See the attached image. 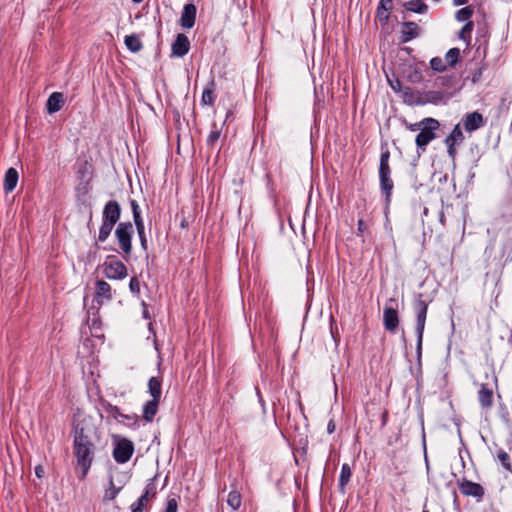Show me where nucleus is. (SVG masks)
<instances>
[{
  "label": "nucleus",
  "instance_id": "1",
  "mask_svg": "<svg viewBox=\"0 0 512 512\" xmlns=\"http://www.w3.org/2000/svg\"><path fill=\"white\" fill-rule=\"evenodd\" d=\"M74 453L77 457L78 464L82 467L81 478H84L93 460V445L88 436L84 435L83 429L76 430Z\"/></svg>",
  "mask_w": 512,
  "mask_h": 512
},
{
  "label": "nucleus",
  "instance_id": "2",
  "mask_svg": "<svg viewBox=\"0 0 512 512\" xmlns=\"http://www.w3.org/2000/svg\"><path fill=\"white\" fill-rule=\"evenodd\" d=\"M425 125L416 136L415 142L422 151L436 137L435 131L439 128V122L433 118H425Z\"/></svg>",
  "mask_w": 512,
  "mask_h": 512
},
{
  "label": "nucleus",
  "instance_id": "3",
  "mask_svg": "<svg viewBox=\"0 0 512 512\" xmlns=\"http://www.w3.org/2000/svg\"><path fill=\"white\" fill-rule=\"evenodd\" d=\"M134 234V227L131 222L120 223L116 230L115 236L119 246L125 255H129L132 250L131 239Z\"/></svg>",
  "mask_w": 512,
  "mask_h": 512
},
{
  "label": "nucleus",
  "instance_id": "4",
  "mask_svg": "<svg viewBox=\"0 0 512 512\" xmlns=\"http://www.w3.org/2000/svg\"><path fill=\"white\" fill-rule=\"evenodd\" d=\"M103 272L107 278L112 280H121L127 276L125 265L115 257H108L103 264Z\"/></svg>",
  "mask_w": 512,
  "mask_h": 512
},
{
  "label": "nucleus",
  "instance_id": "5",
  "mask_svg": "<svg viewBox=\"0 0 512 512\" xmlns=\"http://www.w3.org/2000/svg\"><path fill=\"white\" fill-rule=\"evenodd\" d=\"M427 304L424 300L419 299L414 305V310L416 312V333H417V348L418 350L421 349L422 346V339H423V333L425 328V322H426V315H427Z\"/></svg>",
  "mask_w": 512,
  "mask_h": 512
},
{
  "label": "nucleus",
  "instance_id": "6",
  "mask_svg": "<svg viewBox=\"0 0 512 512\" xmlns=\"http://www.w3.org/2000/svg\"><path fill=\"white\" fill-rule=\"evenodd\" d=\"M133 444L127 439H120L117 441L113 455L118 463L127 462L133 453Z\"/></svg>",
  "mask_w": 512,
  "mask_h": 512
},
{
  "label": "nucleus",
  "instance_id": "7",
  "mask_svg": "<svg viewBox=\"0 0 512 512\" xmlns=\"http://www.w3.org/2000/svg\"><path fill=\"white\" fill-rule=\"evenodd\" d=\"M121 216V207L118 202L111 200L106 203L103 209V220L116 224Z\"/></svg>",
  "mask_w": 512,
  "mask_h": 512
},
{
  "label": "nucleus",
  "instance_id": "8",
  "mask_svg": "<svg viewBox=\"0 0 512 512\" xmlns=\"http://www.w3.org/2000/svg\"><path fill=\"white\" fill-rule=\"evenodd\" d=\"M190 49V42L186 35L178 34L172 44V55L175 57H183Z\"/></svg>",
  "mask_w": 512,
  "mask_h": 512
},
{
  "label": "nucleus",
  "instance_id": "9",
  "mask_svg": "<svg viewBox=\"0 0 512 512\" xmlns=\"http://www.w3.org/2000/svg\"><path fill=\"white\" fill-rule=\"evenodd\" d=\"M196 18V7L194 4L188 3L185 4L183 8V12L181 14L180 23L181 26L185 29H190L195 24Z\"/></svg>",
  "mask_w": 512,
  "mask_h": 512
},
{
  "label": "nucleus",
  "instance_id": "10",
  "mask_svg": "<svg viewBox=\"0 0 512 512\" xmlns=\"http://www.w3.org/2000/svg\"><path fill=\"white\" fill-rule=\"evenodd\" d=\"M463 125L466 131H475L484 125L483 116L478 112L469 113L464 117Z\"/></svg>",
  "mask_w": 512,
  "mask_h": 512
},
{
  "label": "nucleus",
  "instance_id": "11",
  "mask_svg": "<svg viewBox=\"0 0 512 512\" xmlns=\"http://www.w3.org/2000/svg\"><path fill=\"white\" fill-rule=\"evenodd\" d=\"M464 140L463 132L460 128V125L457 124L452 130L451 134L446 138L445 142L448 146V153L451 157L455 155L454 145L457 143H461Z\"/></svg>",
  "mask_w": 512,
  "mask_h": 512
},
{
  "label": "nucleus",
  "instance_id": "12",
  "mask_svg": "<svg viewBox=\"0 0 512 512\" xmlns=\"http://www.w3.org/2000/svg\"><path fill=\"white\" fill-rule=\"evenodd\" d=\"M383 322L387 330L394 332L399 324L397 311L391 307H385L383 314Z\"/></svg>",
  "mask_w": 512,
  "mask_h": 512
},
{
  "label": "nucleus",
  "instance_id": "13",
  "mask_svg": "<svg viewBox=\"0 0 512 512\" xmlns=\"http://www.w3.org/2000/svg\"><path fill=\"white\" fill-rule=\"evenodd\" d=\"M459 489L466 496L482 497L484 494L482 486L471 481H463Z\"/></svg>",
  "mask_w": 512,
  "mask_h": 512
},
{
  "label": "nucleus",
  "instance_id": "14",
  "mask_svg": "<svg viewBox=\"0 0 512 512\" xmlns=\"http://www.w3.org/2000/svg\"><path fill=\"white\" fill-rule=\"evenodd\" d=\"M156 494L153 484L147 485L144 494L138 499L136 503L131 506L132 512H143L145 504L148 502L149 497H154Z\"/></svg>",
  "mask_w": 512,
  "mask_h": 512
},
{
  "label": "nucleus",
  "instance_id": "15",
  "mask_svg": "<svg viewBox=\"0 0 512 512\" xmlns=\"http://www.w3.org/2000/svg\"><path fill=\"white\" fill-rule=\"evenodd\" d=\"M420 27L414 22H405L402 25L403 42H408L420 35Z\"/></svg>",
  "mask_w": 512,
  "mask_h": 512
},
{
  "label": "nucleus",
  "instance_id": "16",
  "mask_svg": "<svg viewBox=\"0 0 512 512\" xmlns=\"http://www.w3.org/2000/svg\"><path fill=\"white\" fill-rule=\"evenodd\" d=\"M64 104V97L62 93L54 92L47 100V111L52 114L59 111Z\"/></svg>",
  "mask_w": 512,
  "mask_h": 512
},
{
  "label": "nucleus",
  "instance_id": "17",
  "mask_svg": "<svg viewBox=\"0 0 512 512\" xmlns=\"http://www.w3.org/2000/svg\"><path fill=\"white\" fill-rule=\"evenodd\" d=\"M18 172L15 168H9L5 174L4 178V190L7 193L12 192L18 182Z\"/></svg>",
  "mask_w": 512,
  "mask_h": 512
},
{
  "label": "nucleus",
  "instance_id": "18",
  "mask_svg": "<svg viewBox=\"0 0 512 512\" xmlns=\"http://www.w3.org/2000/svg\"><path fill=\"white\" fill-rule=\"evenodd\" d=\"M159 401L158 399H151L149 401H147L143 407V419L150 422L153 420L154 416L156 415L157 413V410H158V404H159Z\"/></svg>",
  "mask_w": 512,
  "mask_h": 512
},
{
  "label": "nucleus",
  "instance_id": "19",
  "mask_svg": "<svg viewBox=\"0 0 512 512\" xmlns=\"http://www.w3.org/2000/svg\"><path fill=\"white\" fill-rule=\"evenodd\" d=\"M148 390L152 397V399H158L161 398V380L157 377H151L148 382Z\"/></svg>",
  "mask_w": 512,
  "mask_h": 512
},
{
  "label": "nucleus",
  "instance_id": "20",
  "mask_svg": "<svg viewBox=\"0 0 512 512\" xmlns=\"http://www.w3.org/2000/svg\"><path fill=\"white\" fill-rule=\"evenodd\" d=\"M122 488H123V485L116 486L113 479L110 478L109 487L105 490V493L103 496V501L109 502V501L114 500L117 497V495L119 494V492L122 490Z\"/></svg>",
  "mask_w": 512,
  "mask_h": 512
},
{
  "label": "nucleus",
  "instance_id": "21",
  "mask_svg": "<svg viewBox=\"0 0 512 512\" xmlns=\"http://www.w3.org/2000/svg\"><path fill=\"white\" fill-rule=\"evenodd\" d=\"M96 296L104 299L111 298V287L106 281L99 280L96 283Z\"/></svg>",
  "mask_w": 512,
  "mask_h": 512
},
{
  "label": "nucleus",
  "instance_id": "22",
  "mask_svg": "<svg viewBox=\"0 0 512 512\" xmlns=\"http://www.w3.org/2000/svg\"><path fill=\"white\" fill-rule=\"evenodd\" d=\"M479 401L482 407L488 408L492 405V391L485 386L479 390Z\"/></svg>",
  "mask_w": 512,
  "mask_h": 512
},
{
  "label": "nucleus",
  "instance_id": "23",
  "mask_svg": "<svg viewBox=\"0 0 512 512\" xmlns=\"http://www.w3.org/2000/svg\"><path fill=\"white\" fill-rule=\"evenodd\" d=\"M125 45L132 52H138L142 49V43L136 35H127Z\"/></svg>",
  "mask_w": 512,
  "mask_h": 512
},
{
  "label": "nucleus",
  "instance_id": "24",
  "mask_svg": "<svg viewBox=\"0 0 512 512\" xmlns=\"http://www.w3.org/2000/svg\"><path fill=\"white\" fill-rule=\"evenodd\" d=\"M351 475L352 472L350 466L348 464H343L341 467V473L339 477V486L342 490H344V487L350 481Z\"/></svg>",
  "mask_w": 512,
  "mask_h": 512
},
{
  "label": "nucleus",
  "instance_id": "25",
  "mask_svg": "<svg viewBox=\"0 0 512 512\" xmlns=\"http://www.w3.org/2000/svg\"><path fill=\"white\" fill-rule=\"evenodd\" d=\"M389 157H390L389 151H385L381 154L380 169H379L380 175H385V174L390 175Z\"/></svg>",
  "mask_w": 512,
  "mask_h": 512
},
{
  "label": "nucleus",
  "instance_id": "26",
  "mask_svg": "<svg viewBox=\"0 0 512 512\" xmlns=\"http://www.w3.org/2000/svg\"><path fill=\"white\" fill-rule=\"evenodd\" d=\"M114 226L115 224L103 220L99 230L98 240L104 242L111 234V231Z\"/></svg>",
  "mask_w": 512,
  "mask_h": 512
},
{
  "label": "nucleus",
  "instance_id": "27",
  "mask_svg": "<svg viewBox=\"0 0 512 512\" xmlns=\"http://www.w3.org/2000/svg\"><path fill=\"white\" fill-rule=\"evenodd\" d=\"M406 8L412 12L424 13L427 10V5L420 0H413L406 3Z\"/></svg>",
  "mask_w": 512,
  "mask_h": 512
},
{
  "label": "nucleus",
  "instance_id": "28",
  "mask_svg": "<svg viewBox=\"0 0 512 512\" xmlns=\"http://www.w3.org/2000/svg\"><path fill=\"white\" fill-rule=\"evenodd\" d=\"M228 505L233 509L237 510L241 506V495L238 491H231L227 499Z\"/></svg>",
  "mask_w": 512,
  "mask_h": 512
},
{
  "label": "nucleus",
  "instance_id": "29",
  "mask_svg": "<svg viewBox=\"0 0 512 512\" xmlns=\"http://www.w3.org/2000/svg\"><path fill=\"white\" fill-rule=\"evenodd\" d=\"M213 91H214V83H213V82H211V83H210V86H209V87H207V88L203 91L202 99H201L202 104H204V105H211V104H213V102H214V94H213Z\"/></svg>",
  "mask_w": 512,
  "mask_h": 512
},
{
  "label": "nucleus",
  "instance_id": "30",
  "mask_svg": "<svg viewBox=\"0 0 512 512\" xmlns=\"http://www.w3.org/2000/svg\"><path fill=\"white\" fill-rule=\"evenodd\" d=\"M497 459L503 465V467L506 470H508L510 472L512 471V466H511V463H510V457H509L507 452H505L502 449L498 450V452H497Z\"/></svg>",
  "mask_w": 512,
  "mask_h": 512
},
{
  "label": "nucleus",
  "instance_id": "31",
  "mask_svg": "<svg viewBox=\"0 0 512 512\" xmlns=\"http://www.w3.org/2000/svg\"><path fill=\"white\" fill-rule=\"evenodd\" d=\"M474 24L472 21H468L459 33V38L464 40L465 42H469L471 38V32L473 30Z\"/></svg>",
  "mask_w": 512,
  "mask_h": 512
},
{
  "label": "nucleus",
  "instance_id": "32",
  "mask_svg": "<svg viewBox=\"0 0 512 512\" xmlns=\"http://www.w3.org/2000/svg\"><path fill=\"white\" fill-rule=\"evenodd\" d=\"M473 14V9L472 7L468 6V7H464L460 10L457 11L456 13V19L460 22H465L470 19V17L472 16Z\"/></svg>",
  "mask_w": 512,
  "mask_h": 512
},
{
  "label": "nucleus",
  "instance_id": "33",
  "mask_svg": "<svg viewBox=\"0 0 512 512\" xmlns=\"http://www.w3.org/2000/svg\"><path fill=\"white\" fill-rule=\"evenodd\" d=\"M381 187L387 196L390 195L393 188V182L390 179V175H380Z\"/></svg>",
  "mask_w": 512,
  "mask_h": 512
},
{
  "label": "nucleus",
  "instance_id": "34",
  "mask_svg": "<svg viewBox=\"0 0 512 512\" xmlns=\"http://www.w3.org/2000/svg\"><path fill=\"white\" fill-rule=\"evenodd\" d=\"M220 136H221V131L214 124L213 125V130L208 135L207 144L210 147H214L215 143L219 140Z\"/></svg>",
  "mask_w": 512,
  "mask_h": 512
},
{
  "label": "nucleus",
  "instance_id": "35",
  "mask_svg": "<svg viewBox=\"0 0 512 512\" xmlns=\"http://www.w3.org/2000/svg\"><path fill=\"white\" fill-rule=\"evenodd\" d=\"M459 55V49L452 48L446 53L445 60L449 63V65L453 66L457 62Z\"/></svg>",
  "mask_w": 512,
  "mask_h": 512
},
{
  "label": "nucleus",
  "instance_id": "36",
  "mask_svg": "<svg viewBox=\"0 0 512 512\" xmlns=\"http://www.w3.org/2000/svg\"><path fill=\"white\" fill-rule=\"evenodd\" d=\"M431 68L437 72H442L445 70L446 66L444 61L439 57H434L430 61Z\"/></svg>",
  "mask_w": 512,
  "mask_h": 512
},
{
  "label": "nucleus",
  "instance_id": "37",
  "mask_svg": "<svg viewBox=\"0 0 512 512\" xmlns=\"http://www.w3.org/2000/svg\"><path fill=\"white\" fill-rule=\"evenodd\" d=\"M133 218H134V222H135L138 234H142V232L144 230V222H143V219H142L140 213H135V215H133Z\"/></svg>",
  "mask_w": 512,
  "mask_h": 512
},
{
  "label": "nucleus",
  "instance_id": "38",
  "mask_svg": "<svg viewBox=\"0 0 512 512\" xmlns=\"http://www.w3.org/2000/svg\"><path fill=\"white\" fill-rule=\"evenodd\" d=\"M178 504L175 498H169L164 512H177Z\"/></svg>",
  "mask_w": 512,
  "mask_h": 512
},
{
  "label": "nucleus",
  "instance_id": "39",
  "mask_svg": "<svg viewBox=\"0 0 512 512\" xmlns=\"http://www.w3.org/2000/svg\"><path fill=\"white\" fill-rule=\"evenodd\" d=\"M129 287H130V290L133 292V293H139L140 291V284H139V281L137 278H132L130 280V284H129Z\"/></svg>",
  "mask_w": 512,
  "mask_h": 512
},
{
  "label": "nucleus",
  "instance_id": "40",
  "mask_svg": "<svg viewBox=\"0 0 512 512\" xmlns=\"http://www.w3.org/2000/svg\"><path fill=\"white\" fill-rule=\"evenodd\" d=\"M388 12L389 10L388 9H381V8H378L377 9V18L382 21V22H385L387 19H388Z\"/></svg>",
  "mask_w": 512,
  "mask_h": 512
},
{
  "label": "nucleus",
  "instance_id": "41",
  "mask_svg": "<svg viewBox=\"0 0 512 512\" xmlns=\"http://www.w3.org/2000/svg\"><path fill=\"white\" fill-rule=\"evenodd\" d=\"M424 125H425L424 120H422V121H420L418 123L409 124L407 126V128L409 130L413 131V132H415V131H419L420 132V130L423 128Z\"/></svg>",
  "mask_w": 512,
  "mask_h": 512
},
{
  "label": "nucleus",
  "instance_id": "42",
  "mask_svg": "<svg viewBox=\"0 0 512 512\" xmlns=\"http://www.w3.org/2000/svg\"><path fill=\"white\" fill-rule=\"evenodd\" d=\"M378 8L390 10L392 8V0H381Z\"/></svg>",
  "mask_w": 512,
  "mask_h": 512
},
{
  "label": "nucleus",
  "instance_id": "43",
  "mask_svg": "<svg viewBox=\"0 0 512 512\" xmlns=\"http://www.w3.org/2000/svg\"><path fill=\"white\" fill-rule=\"evenodd\" d=\"M44 468L41 465L36 466L35 468V474L38 478H42L44 476Z\"/></svg>",
  "mask_w": 512,
  "mask_h": 512
},
{
  "label": "nucleus",
  "instance_id": "44",
  "mask_svg": "<svg viewBox=\"0 0 512 512\" xmlns=\"http://www.w3.org/2000/svg\"><path fill=\"white\" fill-rule=\"evenodd\" d=\"M131 208H132L133 215H135V213H140L139 206L135 200L131 201Z\"/></svg>",
  "mask_w": 512,
  "mask_h": 512
},
{
  "label": "nucleus",
  "instance_id": "45",
  "mask_svg": "<svg viewBox=\"0 0 512 512\" xmlns=\"http://www.w3.org/2000/svg\"><path fill=\"white\" fill-rule=\"evenodd\" d=\"M109 411L113 414V416H114V417H117V416H123V415L120 413L119 409H118L117 407H115V406H110Z\"/></svg>",
  "mask_w": 512,
  "mask_h": 512
},
{
  "label": "nucleus",
  "instance_id": "46",
  "mask_svg": "<svg viewBox=\"0 0 512 512\" xmlns=\"http://www.w3.org/2000/svg\"><path fill=\"white\" fill-rule=\"evenodd\" d=\"M335 423L333 420H331L329 423H328V426H327V431L329 434L333 433L335 431Z\"/></svg>",
  "mask_w": 512,
  "mask_h": 512
},
{
  "label": "nucleus",
  "instance_id": "47",
  "mask_svg": "<svg viewBox=\"0 0 512 512\" xmlns=\"http://www.w3.org/2000/svg\"><path fill=\"white\" fill-rule=\"evenodd\" d=\"M138 235H139L142 247L144 249H146V238H145L144 231L142 232V234H138Z\"/></svg>",
  "mask_w": 512,
  "mask_h": 512
},
{
  "label": "nucleus",
  "instance_id": "48",
  "mask_svg": "<svg viewBox=\"0 0 512 512\" xmlns=\"http://www.w3.org/2000/svg\"><path fill=\"white\" fill-rule=\"evenodd\" d=\"M453 2H454V5L460 6V5L466 4L467 0H453Z\"/></svg>",
  "mask_w": 512,
  "mask_h": 512
},
{
  "label": "nucleus",
  "instance_id": "49",
  "mask_svg": "<svg viewBox=\"0 0 512 512\" xmlns=\"http://www.w3.org/2000/svg\"><path fill=\"white\" fill-rule=\"evenodd\" d=\"M420 79V75L418 73L415 74V80H419Z\"/></svg>",
  "mask_w": 512,
  "mask_h": 512
},
{
  "label": "nucleus",
  "instance_id": "50",
  "mask_svg": "<svg viewBox=\"0 0 512 512\" xmlns=\"http://www.w3.org/2000/svg\"><path fill=\"white\" fill-rule=\"evenodd\" d=\"M362 224H363V222L360 220V221H359V230H361V228H362Z\"/></svg>",
  "mask_w": 512,
  "mask_h": 512
},
{
  "label": "nucleus",
  "instance_id": "51",
  "mask_svg": "<svg viewBox=\"0 0 512 512\" xmlns=\"http://www.w3.org/2000/svg\"><path fill=\"white\" fill-rule=\"evenodd\" d=\"M134 3H141L143 0H132Z\"/></svg>",
  "mask_w": 512,
  "mask_h": 512
}]
</instances>
